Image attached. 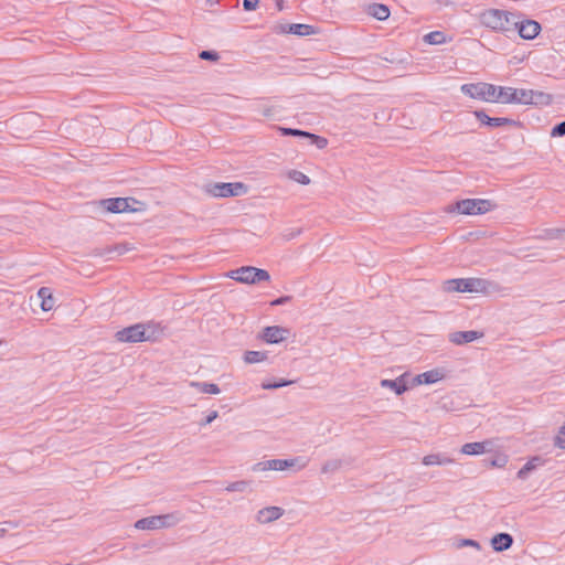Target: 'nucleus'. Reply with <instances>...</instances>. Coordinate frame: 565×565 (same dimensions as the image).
Masks as SVG:
<instances>
[{
	"mask_svg": "<svg viewBox=\"0 0 565 565\" xmlns=\"http://www.w3.org/2000/svg\"><path fill=\"white\" fill-rule=\"evenodd\" d=\"M495 103L547 106L552 103V96L540 90L497 86Z\"/></svg>",
	"mask_w": 565,
	"mask_h": 565,
	"instance_id": "nucleus-1",
	"label": "nucleus"
},
{
	"mask_svg": "<svg viewBox=\"0 0 565 565\" xmlns=\"http://www.w3.org/2000/svg\"><path fill=\"white\" fill-rule=\"evenodd\" d=\"M162 329L158 324L137 323L116 332V340L119 342L135 343L143 341H156Z\"/></svg>",
	"mask_w": 565,
	"mask_h": 565,
	"instance_id": "nucleus-2",
	"label": "nucleus"
},
{
	"mask_svg": "<svg viewBox=\"0 0 565 565\" xmlns=\"http://www.w3.org/2000/svg\"><path fill=\"white\" fill-rule=\"evenodd\" d=\"M514 15L498 9H489L481 13V23L490 29L508 32L512 30V20Z\"/></svg>",
	"mask_w": 565,
	"mask_h": 565,
	"instance_id": "nucleus-3",
	"label": "nucleus"
},
{
	"mask_svg": "<svg viewBox=\"0 0 565 565\" xmlns=\"http://www.w3.org/2000/svg\"><path fill=\"white\" fill-rule=\"evenodd\" d=\"M494 204L484 199H465L448 207V212L457 211L465 215H480L491 211Z\"/></svg>",
	"mask_w": 565,
	"mask_h": 565,
	"instance_id": "nucleus-4",
	"label": "nucleus"
},
{
	"mask_svg": "<svg viewBox=\"0 0 565 565\" xmlns=\"http://www.w3.org/2000/svg\"><path fill=\"white\" fill-rule=\"evenodd\" d=\"M182 516L178 512H172L162 515H152L142 518L135 523V527L138 530H159L164 527H171L180 523Z\"/></svg>",
	"mask_w": 565,
	"mask_h": 565,
	"instance_id": "nucleus-5",
	"label": "nucleus"
},
{
	"mask_svg": "<svg viewBox=\"0 0 565 565\" xmlns=\"http://www.w3.org/2000/svg\"><path fill=\"white\" fill-rule=\"evenodd\" d=\"M227 276L238 282L247 285L268 281L270 279V275L267 270L253 266H243L241 268L231 270L227 273Z\"/></svg>",
	"mask_w": 565,
	"mask_h": 565,
	"instance_id": "nucleus-6",
	"label": "nucleus"
},
{
	"mask_svg": "<svg viewBox=\"0 0 565 565\" xmlns=\"http://www.w3.org/2000/svg\"><path fill=\"white\" fill-rule=\"evenodd\" d=\"M460 90L462 94L473 99L489 103H495L497 100V86L493 84L482 82L463 84Z\"/></svg>",
	"mask_w": 565,
	"mask_h": 565,
	"instance_id": "nucleus-7",
	"label": "nucleus"
},
{
	"mask_svg": "<svg viewBox=\"0 0 565 565\" xmlns=\"http://www.w3.org/2000/svg\"><path fill=\"white\" fill-rule=\"evenodd\" d=\"M248 188L243 182H218L210 184L207 192L215 198L241 196L246 194Z\"/></svg>",
	"mask_w": 565,
	"mask_h": 565,
	"instance_id": "nucleus-8",
	"label": "nucleus"
},
{
	"mask_svg": "<svg viewBox=\"0 0 565 565\" xmlns=\"http://www.w3.org/2000/svg\"><path fill=\"white\" fill-rule=\"evenodd\" d=\"M139 203L137 200L132 198H110L104 199L99 202V204L110 213H125V212H136L137 209L134 207V204Z\"/></svg>",
	"mask_w": 565,
	"mask_h": 565,
	"instance_id": "nucleus-9",
	"label": "nucleus"
},
{
	"mask_svg": "<svg viewBox=\"0 0 565 565\" xmlns=\"http://www.w3.org/2000/svg\"><path fill=\"white\" fill-rule=\"evenodd\" d=\"M512 29H518L519 35L525 40H532L536 38L541 31V25L534 20H523L521 22L512 20Z\"/></svg>",
	"mask_w": 565,
	"mask_h": 565,
	"instance_id": "nucleus-10",
	"label": "nucleus"
},
{
	"mask_svg": "<svg viewBox=\"0 0 565 565\" xmlns=\"http://www.w3.org/2000/svg\"><path fill=\"white\" fill-rule=\"evenodd\" d=\"M500 286L497 282L483 278H468V292L490 295L499 291Z\"/></svg>",
	"mask_w": 565,
	"mask_h": 565,
	"instance_id": "nucleus-11",
	"label": "nucleus"
},
{
	"mask_svg": "<svg viewBox=\"0 0 565 565\" xmlns=\"http://www.w3.org/2000/svg\"><path fill=\"white\" fill-rule=\"evenodd\" d=\"M289 330L280 326H270L264 328L259 338L269 344H277L285 341L289 335Z\"/></svg>",
	"mask_w": 565,
	"mask_h": 565,
	"instance_id": "nucleus-12",
	"label": "nucleus"
},
{
	"mask_svg": "<svg viewBox=\"0 0 565 565\" xmlns=\"http://www.w3.org/2000/svg\"><path fill=\"white\" fill-rule=\"evenodd\" d=\"M285 513V510L280 507H266L260 509L256 515L255 520L259 524H269L278 519H280Z\"/></svg>",
	"mask_w": 565,
	"mask_h": 565,
	"instance_id": "nucleus-13",
	"label": "nucleus"
},
{
	"mask_svg": "<svg viewBox=\"0 0 565 565\" xmlns=\"http://www.w3.org/2000/svg\"><path fill=\"white\" fill-rule=\"evenodd\" d=\"M411 375L405 373L395 380H382L381 386L393 390L397 395L405 393L411 386Z\"/></svg>",
	"mask_w": 565,
	"mask_h": 565,
	"instance_id": "nucleus-14",
	"label": "nucleus"
},
{
	"mask_svg": "<svg viewBox=\"0 0 565 565\" xmlns=\"http://www.w3.org/2000/svg\"><path fill=\"white\" fill-rule=\"evenodd\" d=\"M483 337V332L469 330V331H456L449 334V341L456 345H462Z\"/></svg>",
	"mask_w": 565,
	"mask_h": 565,
	"instance_id": "nucleus-15",
	"label": "nucleus"
},
{
	"mask_svg": "<svg viewBox=\"0 0 565 565\" xmlns=\"http://www.w3.org/2000/svg\"><path fill=\"white\" fill-rule=\"evenodd\" d=\"M444 377V373L438 370V369H435V370H430V371H427V372H424L422 374H418L414 377H411V386H416V385H420V384H434L438 381H440L441 379Z\"/></svg>",
	"mask_w": 565,
	"mask_h": 565,
	"instance_id": "nucleus-16",
	"label": "nucleus"
},
{
	"mask_svg": "<svg viewBox=\"0 0 565 565\" xmlns=\"http://www.w3.org/2000/svg\"><path fill=\"white\" fill-rule=\"evenodd\" d=\"M282 32H287L299 36L313 35L318 33L317 29L313 25L302 23L287 24L282 26Z\"/></svg>",
	"mask_w": 565,
	"mask_h": 565,
	"instance_id": "nucleus-17",
	"label": "nucleus"
},
{
	"mask_svg": "<svg viewBox=\"0 0 565 565\" xmlns=\"http://www.w3.org/2000/svg\"><path fill=\"white\" fill-rule=\"evenodd\" d=\"M445 292H468V278H454L443 282Z\"/></svg>",
	"mask_w": 565,
	"mask_h": 565,
	"instance_id": "nucleus-18",
	"label": "nucleus"
},
{
	"mask_svg": "<svg viewBox=\"0 0 565 565\" xmlns=\"http://www.w3.org/2000/svg\"><path fill=\"white\" fill-rule=\"evenodd\" d=\"M513 544V537L509 533H498L491 539V546L495 552L509 550Z\"/></svg>",
	"mask_w": 565,
	"mask_h": 565,
	"instance_id": "nucleus-19",
	"label": "nucleus"
},
{
	"mask_svg": "<svg viewBox=\"0 0 565 565\" xmlns=\"http://www.w3.org/2000/svg\"><path fill=\"white\" fill-rule=\"evenodd\" d=\"M38 297L41 299V309L43 311H50L54 308L55 300L50 288H40L38 291Z\"/></svg>",
	"mask_w": 565,
	"mask_h": 565,
	"instance_id": "nucleus-20",
	"label": "nucleus"
},
{
	"mask_svg": "<svg viewBox=\"0 0 565 565\" xmlns=\"http://www.w3.org/2000/svg\"><path fill=\"white\" fill-rule=\"evenodd\" d=\"M298 458L295 459H270L267 460V468L274 471H284L286 469L292 468L297 462Z\"/></svg>",
	"mask_w": 565,
	"mask_h": 565,
	"instance_id": "nucleus-21",
	"label": "nucleus"
},
{
	"mask_svg": "<svg viewBox=\"0 0 565 565\" xmlns=\"http://www.w3.org/2000/svg\"><path fill=\"white\" fill-rule=\"evenodd\" d=\"M460 451L468 456L481 455L486 451V443H467L461 447Z\"/></svg>",
	"mask_w": 565,
	"mask_h": 565,
	"instance_id": "nucleus-22",
	"label": "nucleus"
},
{
	"mask_svg": "<svg viewBox=\"0 0 565 565\" xmlns=\"http://www.w3.org/2000/svg\"><path fill=\"white\" fill-rule=\"evenodd\" d=\"M369 13L380 21H384L390 17V10L385 4L374 3L370 6Z\"/></svg>",
	"mask_w": 565,
	"mask_h": 565,
	"instance_id": "nucleus-23",
	"label": "nucleus"
},
{
	"mask_svg": "<svg viewBox=\"0 0 565 565\" xmlns=\"http://www.w3.org/2000/svg\"><path fill=\"white\" fill-rule=\"evenodd\" d=\"M541 458H532L518 471V478L522 480L526 479L529 473L533 471L539 465H541Z\"/></svg>",
	"mask_w": 565,
	"mask_h": 565,
	"instance_id": "nucleus-24",
	"label": "nucleus"
},
{
	"mask_svg": "<svg viewBox=\"0 0 565 565\" xmlns=\"http://www.w3.org/2000/svg\"><path fill=\"white\" fill-rule=\"evenodd\" d=\"M268 358L266 352L262 351H246L244 353V362L247 364H254L266 361Z\"/></svg>",
	"mask_w": 565,
	"mask_h": 565,
	"instance_id": "nucleus-25",
	"label": "nucleus"
},
{
	"mask_svg": "<svg viewBox=\"0 0 565 565\" xmlns=\"http://www.w3.org/2000/svg\"><path fill=\"white\" fill-rule=\"evenodd\" d=\"M191 386L196 387L201 393H204V394L216 395L221 392L220 387L216 384L207 383V382H192Z\"/></svg>",
	"mask_w": 565,
	"mask_h": 565,
	"instance_id": "nucleus-26",
	"label": "nucleus"
},
{
	"mask_svg": "<svg viewBox=\"0 0 565 565\" xmlns=\"http://www.w3.org/2000/svg\"><path fill=\"white\" fill-rule=\"evenodd\" d=\"M424 41L430 45H438L446 43V35L440 31H433L424 36Z\"/></svg>",
	"mask_w": 565,
	"mask_h": 565,
	"instance_id": "nucleus-27",
	"label": "nucleus"
},
{
	"mask_svg": "<svg viewBox=\"0 0 565 565\" xmlns=\"http://www.w3.org/2000/svg\"><path fill=\"white\" fill-rule=\"evenodd\" d=\"M502 126H520V122L505 117H492L489 127L495 128V127H502Z\"/></svg>",
	"mask_w": 565,
	"mask_h": 565,
	"instance_id": "nucleus-28",
	"label": "nucleus"
},
{
	"mask_svg": "<svg viewBox=\"0 0 565 565\" xmlns=\"http://www.w3.org/2000/svg\"><path fill=\"white\" fill-rule=\"evenodd\" d=\"M288 177L300 184L307 185L310 183V178L301 171L290 170Z\"/></svg>",
	"mask_w": 565,
	"mask_h": 565,
	"instance_id": "nucleus-29",
	"label": "nucleus"
},
{
	"mask_svg": "<svg viewBox=\"0 0 565 565\" xmlns=\"http://www.w3.org/2000/svg\"><path fill=\"white\" fill-rule=\"evenodd\" d=\"M249 486V482L246 480H239L235 482H231L225 487V490L227 492H244L247 487Z\"/></svg>",
	"mask_w": 565,
	"mask_h": 565,
	"instance_id": "nucleus-30",
	"label": "nucleus"
},
{
	"mask_svg": "<svg viewBox=\"0 0 565 565\" xmlns=\"http://www.w3.org/2000/svg\"><path fill=\"white\" fill-rule=\"evenodd\" d=\"M279 131L282 136H294V137H302V138H308V136H310L309 131L295 129V128L279 127Z\"/></svg>",
	"mask_w": 565,
	"mask_h": 565,
	"instance_id": "nucleus-31",
	"label": "nucleus"
},
{
	"mask_svg": "<svg viewBox=\"0 0 565 565\" xmlns=\"http://www.w3.org/2000/svg\"><path fill=\"white\" fill-rule=\"evenodd\" d=\"M341 465H342V461L340 459L328 460L323 463V466L321 468V472L322 473L335 472L337 470L340 469Z\"/></svg>",
	"mask_w": 565,
	"mask_h": 565,
	"instance_id": "nucleus-32",
	"label": "nucleus"
},
{
	"mask_svg": "<svg viewBox=\"0 0 565 565\" xmlns=\"http://www.w3.org/2000/svg\"><path fill=\"white\" fill-rule=\"evenodd\" d=\"M292 383H294V381H288V380H280V381H277V382H263L262 383V388H264V390H276V388L288 386V385H290Z\"/></svg>",
	"mask_w": 565,
	"mask_h": 565,
	"instance_id": "nucleus-33",
	"label": "nucleus"
},
{
	"mask_svg": "<svg viewBox=\"0 0 565 565\" xmlns=\"http://www.w3.org/2000/svg\"><path fill=\"white\" fill-rule=\"evenodd\" d=\"M308 139L311 140V143L316 145L318 149H323L328 145V140L321 136L315 135L310 132Z\"/></svg>",
	"mask_w": 565,
	"mask_h": 565,
	"instance_id": "nucleus-34",
	"label": "nucleus"
},
{
	"mask_svg": "<svg viewBox=\"0 0 565 565\" xmlns=\"http://www.w3.org/2000/svg\"><path fill=\"white\" fill-rule=\"evenodd\" d=\"M554 445L561 449H565V424L561 427L554 439Z\"/></svg>",
	"mask_w": 565,
	"mask_h": 565,
	"instance_id": "nucleus-35",
	"label": "nucleus"
},
{
	"mask_svg": "<svg viewBox=\"0 0 565 565\" xmlns=\"http://www.w3.org/2000/svg\"><path fill=\"white\" fill-rule=\"evenodd\" d=\"M199 57L206 61H217L220 58V55L215 51H201L199 54Z\"/></svg>",
	"mask_w": 565,
	"mask_h": 565,
	"instance_id": "nucleus-36",
	"label": "nucleus"
},
{
	"mask_svg": "<svg viewBox=\"0 0 565 565\" xmlns=\"http://www.w3.org/2000/svg\"><path fill=\"white\" fill-rule=\"evenodd\" d=\"M423 465H425V466H434V465L440 466L439 454H431V455L425 456L423 458Z\"/></svg>",
	"mask_w": 565,
	"mask_h": 565,
	"instance_id": "nucleus-37",
	"label": "nucleus"
},
{
	"mask_svg": "<svg viewBox=\"0 0 565 565\" xmlns=\"http://www.w3.org/2000/svg\"><path fill=\"white\" fill-rule=\"evenodd\" d=\"M551 136L552 137H563V136H565V120L561 121L559 124L555 125L552 128Z\"/></svg>",
	"mask_w": 565,
	"mask_h": 565,
	"instance_id": "nucleus-38",
	"label": "nucleus"
},
{
	"mask_svg": "<svg viewBox=\"0 0 565 565\" xmlns=\"http://www.w3.org/2000/svg\"><path fill=\"white\" fill-rule=\"evenodd\" d=\"M475 116L482 125H490L492 117H489L483 110H476Z\"/></svg>",
	"mask_w": 565,
	"mask_h": 565,
	"instance_id": "nucleus-39",
	"label": "nucleus"
},
{
	"mask_svg": "<svg viewBox=\"0 0 565 565\" xmlns=\"http://www.w3.org/2000/svg\"><path fill=\"white\" fill-rule=\"evenodd\" d=\"M267 460L265 461H259V462H256L252 466V471L253 472H263V471H269V469L267 468Z\"/></svg>",
	"mask_w": 565,
	"mask_h": 565,
	"instance_id": "nucleus-40",
	"label": "nucleus"
},
{
	"mask_svg": "<svg viewBox=\"0 0 565 565\" xmlns=\"http://www.w3.org/2000/svg\"><path fill=\"white\" fill-rule=\"evenodd\" d=\"M258 0H243V8L245 11H253L258 7Z\"/></svg>",
	"mask_w": 565,
	"mask_h": 565,
	"instance_id": "nucleus-41",
	"label": "nucleus"
},
{
	"mask_svg": "<svg viewBox=\"0 0 565 565\" xmlns=\"http://www.w3.org/2000/svg\"><path fill=\"white\" fill-rule=\"evenodd\" d=\"M462 546H472L476 547L477 550L480 548V544L477 541L470 539L461 540L460 543L458 544V547Z\"/></svg>",
	"mask_w": 565,
	"mask_h": 565,
	"instance_id": "nucleus-42",
	"label": "nucleus"
},
{
	"mask_svg": "<svg viewBox=\"0 0 565 565\" xmlns=\"http://www.w3.org/2000/svg\"><path fill=\"white\" fill-rule=\"evenodd\" d=\"M291 300L290 296H282L271 301V306H281Z\"/></svg>",
	"mask_w": 565,
	"mask_h": 565,
	"instance_id": "nucleus-43",
	"label": "nucleus"
},
{
	"mask_svg": "<svg viewBox=\"0 0 565 565\" xmlns=\"http://www.w3.org/2000/svg\"><path fill=\"white\" fill-rule=\"evenodd\" d=\"M127 250H129V248H128L126 245H124V244H119V245L114 246V248H113V249H110L109 252H110V253H111V252H116L118 255H122V254H125Z\"/></svg>",
	"mask_w": 565,
	"mask_h": 565,
	"instance_id": "nucleus-44",
	"label": "nucleus"
},
{
	"mask_svg": "<svg viewBox=\"0 0 565 565\" xmlns=\"http://www.w3.org/2000/svg\"><path fill=\"white\" fill-rule=\"evenodd\" d=\"M439 461H440V466H446V465L452 463L454 459H451L450 457H448L446 455L439 454Z\"/></svg>",
	"mask_w": 565,
	"mask_h": 565,
	"instance_id": "nucleus-45",
	"label": "nucleus"
},
{
	"mask_svg": "<svg viewBox=\"0 0 565 565\" xmlns=\"http://www.w3.org/2000/svg\"><path fill=\"white\" fill-rule=\"evenodd\" d=\"M216 417H217V412H216V411L211 412V413L206 416V418H205V420H204L203 425H209V424H211V423H212Z\"/></svg>",
	"mask_w": 565,
	"mask_h": 565,
	"instance_id": "nucleus-46",
	"label": "nucleus"
},
{
	"mask_svg": "<svg viewBox=\"0 0 565 565\" xmlns=\"http://www.w3.org/2000/svg\"><path fill=\"white\" fill-rule=\"evenodd\" d=\"M384 60L387 62V63H391V64H394V63H403L404 60H397L396 57H384Z\"/></svg>",
	"mask_w": 565,
	"mask_h": 565,
	"instance_id": "nucleus-47",
	"label": "nucleus"
},
{
	"mask_svg": "<svg viewBox=\"0 0 565 565\" xmlns=\"http://www.w3.org/2000/svg\"><path fill=\"white\" fill-rule=\"evenodd\" d=\"M565 235V230H556V234L553 236L554 238H558L561 237L562 235Z\"/></svg>",
	"mask_w": 565,
	"mask_h": 565,
	"instance_id": "nucleus-48",
	"label": "nucleus"
},
{
	"mask_svg": "<svg viewBox=\"0 0 565 565\" xmlns=\"http://www.w3.org/2000/svg\"><path fill=\"white\" fill-rule=\"evenodd\" d=\"M218 0H206V3L210 4V6H213L215 3H217Z\"/></svg>",
	"mask_w": 565,
	"mask_h": 565,
	"instance_id": "nucleus-49",
	"label": "nucleus"
},
{
	"mask_svg": "<svg viewBox=\"0 0 565 565\" xmlns=\"http://www.w3.org/2000/svg\"><path fill=\"white\" fill-rule=\"evenodd\" d=\"M277 6H278V9L281 10L282 9V0H277Z\"/></svg>",
	"mask_w": 565,
	"mask_h": 565,
	"instance_id": "nucleus-50",
	"label": "nucleus"
},
{
	"mask_svg": "<svg viewBox=\"0 0 565 565\" xmlns=\"http://www.w3.org/2000/svg\"><path fill=\"white\" fill-rule=\"evenodd\" d=\"M297 234H299V231H298L297 233H292V234H290V235L288 236V239H290V238L295 237Z\"/></svg>",
	"mask_w": 565,
	"mask_h": 565,
	"instance_id": "nucleus-51",
	"label": "nucleus"
}]
</instances>
